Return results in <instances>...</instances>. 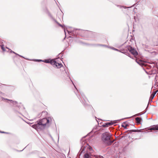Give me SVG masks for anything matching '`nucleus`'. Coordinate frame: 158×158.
Instances as JSON below:
<instances>
[{"instance_id": "obj_30", "label": "nucleus", "mask_w": 158, "mask_h": 158, "mask_svg": "<svg viewBox=\"0 0 158 158\" xmlns=\"http://www.w3.org/2000/svg\"><path fill=\"white\" fill-rule=\"evenodd\" d=\"M68 32L69 34H70V33H71V32H70V31H68Z\"/></svg>"}, {"instance_id": "obj_33", "label": "nucleus", "mask_w": 158, "mask_h": 158, "mask_svg": "<svg viewBox=\"0 0 158 158\" xmlns=\"http://www.w3.org/2000/svg\"><path fill=\"white\" fill-rule=\"evenodd\" d=\"M37 61H42V60H37Z\"/></svg>"}, {"instance_id": "obj_26", "label": "nucleus", "mask_w": 158, "mask_h": 158, "mask_svg": "<svg viewBox=\"0 0 158 158\" xmlns=\"http://www.w3.org/2000/svg\"><path fill=\"white\" fill-rule=\"evenodd\" d=\"M64 32H65V38H64V39H65V37H66V32H65V29L64 30Z\"/></svg>"}, {"instance_id": "obj_32", "label": "nucleus", "mask_w": 158, "mask_h": 158, "mask_svg": "<svg viewBox=\"0 0 158 158\" xmlns=\"http://www.w3.org/2000/svg\"><path fill=\"white\" fill-rule=\"evenodd\" d=\"M122 136H121V137H120V135H119V139H120L121 138H122Z\"/></svg>"}, {"instance_id": "obj_12", "label": "nucleus", "mask_w": 158, "mask_h": 158, "mask_svg": "<svg viewBox=\"0 0 158 158\" xmlns=\"http://www.w3.org/2000/svg\"><path fill=\"white\" fill-rule=\"evenodd\" d=\"M62 66V65L61 63H59L56 62V64L55 66L57 68H61Z\"/></svg>"}, {"instance_id": "obj_25", "label": "nucleus", "mask_w": 158, "mask_h": 158, "mask_svg": "<svg viewBox=\"0 0 158 158\" xmlns=\"http://www.w3.org/2000/svg\"><path fill=\"white\" fill-rule=\"evenodd\" d=\"M126 43V42H124V43H122V44H121L120 46H122L123 45V44H124L125 43Z\"/></svg>"}, {"instance_id": "obj_38", "label": "nucleus", "mask_w": 158, "mask_h": 158, "mask_svg": "<svg viewBox=\"0 0 158 158\" xmlns=\"http://www.w3.org/2000/svg\"><path fill=\"white\" fill-rule=\"evenodd\" d=\"M6 48L9 49V48L7 47H6Z\"/></svg>"}, {"instance_id": "obj_35", "label": "nucleus", "mask_w": 158, "mask_h": 158, "mask_svg": "<svg viewBox=\"0 0 158 158\" xmlns=\"http://www.w3.org/2000/svg\"><path fill=\"white\" fill-rule=\"evenodd\" d=\"M125 148H123V151H125V149H124Z\"/></svg>"}, {"instance_id": "obj_34", "label": "nucleus", "mask_w": 158, "mask_h": 158, "mask_svg": "<svg viewBox=\"0 0 158 158\" xmlns=\"http://www.w3.org/2000/svg\"><path fill=\"white\" fill-rule=\"evenodd\" d=\"M83 151H84V149H83L81 151V152H82Z\"/></svg>"}, {"instance_id": "obj_22", "label": "nucleus", "mask_w": 158, "mask_h": 158, "mask_svg": "<svg viewBox=\"0 0 158 158\" xmlns=\"http://www.w3.org/2000/svg\"><path fill=\"white\" fill-rule=\"evenodd\" d=\"M44 62L46 63H50V61H49L48 60H45Z\"/></svg>"}, {"instance_id": "obj_10", "label": "nucleus", "mask_w": 158, "mask_h": 158, "mask_svg": "<svg viewBox=\"0 0 158 158\" xmlns=\"http://www.w3.org/2000/svg\"><path fill=\"white\" fill-rule=\"evenodd\" d=\"M137 123L138 124H141V121L142 120V118L139 117H136L135 118Z\"/></svg>"}, {"instance_id": "obj_11", "label": "nucleus", "mask_w": 158, "mask_h": 158, "mask_svg": "<svg viewBox=\"0 0 158 158\" xmlns=\"http://www.w3.org/2000/svg\"><path fill=\"white\" fill-rule=\"evenodd\" d=\"M50 64L53 65L54 66H55L56 62L54 60H51L50 61Z\"/></svg>"}, {"instance_id": "obj_21", "label": "nucleus", "mask_w": 158, "mask_h": 158, "mask_svg": "<svg viewBox=\"0 0 158 158\" xmlns=\"http://www.w3.org/2000/svg\"><path fill=\"white\" fill-rule=\"evenodd\" d=\"M87 148H89V150L90 151H91L92 150V148L91 147H87Z\"/></svg>"}, {"instance_id": "obj_1", "label": "nucleus", "mask_w": 158, "mask_h": 158, "mask_svg": "<svg viewBox=\"0 0 158 158\" xmlns=\"http://www.w3.org/2000/svg\"><path fill=\"white\" fill-rule=\"evenodd\" d=\"M53 121L54 120L52 117L44 118L37 121V123L32 125V127L35 129H43L45 127H48Z\"/></svg>"}, {"instance_id": "obj_20", "label": "nucleus", "mask_w": 158, "mask_h": 158, "mask_svg": "<svg viewBox=\"0 0 158 158\" xmlns=\"http://www.w3.org/2000/svg\"><path fill=\"white\" fill-rule=\"evenodd\" d=\"M10 50V52H11V53H15V54H16V55H19V56H20L22 57V56H20L19 55H18V54H16V53H15V52H14L12 51L11 50Z\"/></svg>"}, {"instance_id": "obj_39", "label": "nucleus", "mask_w": 158, "mask_h": 158, "mask_svg": "<svg viewBox=\"0 0 158 158\" xmlns=\"http://www.w3.org/2000/svg\"><path fill=\"white\" fill-rule=\"evenodd\" d=\"M121 119H120V120H121ZM119 121H120V119H119Z\"/></svg>"}, {"instance_id": "obj_37", "label": "nucleus", "mask_w": 158, "mask_h": 158, "mask_svg": "<svg viewBox=\"0 0 158 158\" xmlns=\"http://www.w3.org/2000/svg\"><path fill=\"white\" fill-rule=\"evenodd\" d=\"M132 126H134V124H133V125H132Z\"/></svg>"}, {"instance_id": "obj_24", "label": "nucleus", "mask_w": 158, "mask_h": 158, "mask_svg": "<svg viewBox=\"0 0 158 158\" xmlns=\"http://www.w3.org/2000/svg\"><path fill=\"white\" fill-rule=\"evenodd\" d=\"M142 129L137 130V132H141L142 131Z\"/></svg>"}, {"instance_id": "obj_19", "label": "nucleus", "mask_w": 158, "mask_h": 158, "mask_svg": "<svg viewBox=\"0 0 158 158\" xmlns=\"http://www.w3.org/2000/svg\"><path fill=\"white\" fill-rule=\"evenodd\" d=\"M110 48L114 50H116V51H118V49H116L115 48H114L113 47H110Z\"/></svg>"}, {"instance_id": "obj_8", "label": "nucleus", "mask_w": 158, "mask_h": 158, "mask_svg": "<svg viewBox=\"0 0 158 158\" xmlns=\"http://www.w3.org/2000/svg\"><path fill=\"white\" fill-rule=\"evenodd\" d=\"M135 61L138 64L141 66H144L145 65V63L143 61V60H137L136 59L135 60Z\"/></svg>"}, {"instance_id": "obj_31", "label": "nucleus", "mask_w": 158, "mask_h": 158, "mask_svg": "<svg viewBox=\"0 0 158 158\" xmlns=\"http://www.w3.org/2000/svg\"><path fill=\"white\" fill-rule=\"evenodd\" d=\"M1 133H6V132H3V131H1V132H0Z\"/></svg>"}, {"instance_id": "obj_14", "label": "nucleus", "mask_w": 158, "mask_h": 158, "mask_svg": "<svg viewBox=\"0 0 158 158\" xmlns=\"http://www.w3.org/2000/svg\"><path fill=\"white\" fill-rule=\"evenodd\" d=\"M130 7H126L125 6H119V8L120 9H121L122 10H123V9H126L127 8H130Z\"/></svg>"}, {"instance_id": "obj_6", "label": "nucleus", "mask_w": 158, "mask_h": 158, "mask_svg": "<svg viewBox=\"0 0 158 158\" xmlns=\"http://www.w3.org/2000/svg\"><path fill=\"white\" fill-rule=\"evenodd\" d=\"M1 99L2 101H5V100L9 101L11 103L13 104L14 105H16V106L19 107V106H18L17 105V102H16V101L15 102L12 100H10L7 99H5L2 97H1Z\"/></svg>"}, {"instance_id": "obj_16", "label": "nucleus", "mask_w": 158, "mask_h": 158, "mask_svg": "<svg viewBox=\"0 0 158 158\" xmlns=\"http://www.w3.org/2000/svg\"><path fill=\"white\" fill-rule=\"evenodd\" d=\"M1 48L2 49V50H3V51H5V48L4 47L3 45H1Z\"/></svg>"}, {"instance_id": "obj_17", "label": "nucleus", "mask_w": 158, "mask_h": 158, "mask_svg": "<svg viewBox=\"0 0 158 158\" xmlns=\"http://www.w3.org/2000/svg\"><path fill=\"white\" fill-rule=\"evenodd\" d=\"M95 158H101L103 157L102 156H95Z\"/></svg>"}, {"instance_id": "obj_4", "label": "nucleus", "mask_w": 158, "mask_h": 158, "mask_svg": "<svg viewBox=\"0 0 158 158\" xmlns=\"http://www.w3.org/2000/svg\"><path fill=\"white\" fill-rule=\"evenodd\" d=\"M115 122H108L104 123L102 125V127H107L114 124Z\"/></svg>"}, {"instance_id": "obj_7", "label": "nucleus", "mask_w": 158, "mask_h": 158, "mask_svg": "<svg viewBox=\"0 0 158 158\" xmlns=\"http://www.w3.org/2000/svg\"><path fill=\"white\" fill-rule=\"evenodd\" d=\"M132 125L129 123L127 122H125L122 124L121 126L124 127L125 129H127L128 127H129L130 126Z\"/></svg>"}, {"instance_id": "obj_28", "label": "nucleus", "mask_w": 158, "mask_h": 158, "mask_svg": "<svg viewBox=\"0 0 158 158\" xmlns=\"http://www.w3.org/2000/svg\"><path fill=\"white\" fill-rule=\"evenodd\" d=\"M140 0H136V1L137 2H139Z\"/></svg>"}, {"instance_id": "obj_13", "label": "nucleus", "mask_w": 158, "mask_h": 158, "mask_svg": "<svg viewBox=\"0 0 158 158\" xmlns=\"http://www.w3.org/2000/svg\"><path fill=\"white\" fill-rule=\"evenodd\" d=\"M128 134H131L132 132H137V130H131L127 131Z\"/></svg>"}, {"instance_id": "obj_29", "label": "nucleus", "mask_w": 158, "mask_h": 158, "mask_svg": "<svg viewBox=\"0 0 158 158\" xmlns=\"http://www.w3.org/2000/svg\"><path fill=\"white\" fill-rule=\"evenodd\" d=\"M131 138L132 139H136V138Z\"/></svg>"}, {"instance_id": "obj_27", "label": "nucleus", "mask_w": 158, "mask_h": 158, "mask_svg": "<svg viewBox=\"0 0 158 158\" xmlns=\"http://www.w3.org/2000/svg\"><path fill=\"white\" fill-rule=\"evenodd\" d=\"M100 45L102 46H106V45Z\"/></svg>"}, {"instance_id": "obj_3", "label": "nucleus", "mask_w": 158, "mask_h": 158, "mask_svg": "<svg viewBox=\"0 0 158 158\" xmlns=\"http://www.w3.org/2000/svg\"><path fill=\"white\" fill-rule=\"evenodd\" d=\"M102 140L104 142L108 145H111L114 140L111 139V134L109 133L106 132L102 134Z\"/></svg>"}, {"instance_id": "obj_9", "label": "nucleus", "mask_w": 158, "mask_h": 158, "mask_svg": "<svg viewBox=\"0 0 158 158\" xmlns=\"http://www.w3.org/2000/svg\"><path fill=\"white\" fill-rule=\"evenodd\" d=\"M150 130H158V125H154L151 126L149 129Z\"/></svg>"}, {"instance_id": "obj_2", "label": "nucleus", "mask_w": 158, "mask_h": 158, "mask_svg": "<svg viewBox=\"0 0 158 158\" xmlns=\"http://www.w3.org/2000/svg\"><path fill=\"white\" fill-rule=\"evenodd\" d=\"M128 51L132 54L134 57H135L138 55V52L135 48L129 45L126 46L124 49L119 50V52L125 54L132 59H133V57L131 56Z\"/></svg>"}, {"instance_id": "obj_5", "label": "nucleus", "mask_w": 158, "mask_h": 158, "mask_svg": "<svg viewBox=\"0 0 158 158\" xmlns=\"http://www.w3.org/2000/svg\"><path fill=\"white\" fill-rule=\"evenodd\" d=\"M91 153L88 151H86L83 156L84 158H92Z\"/></svg>"}, {"instance_id": "obj_15", "label": "nucleus", "mask_w": 158, "mask_h": 158, "mask_svg": "<svg viewBox=\"0 0 158 158\" xmlns=\"http://www.w3.org/2000/svg\"><path fill=\"white\" fill-rule=\"evenodd\" d=\"M146 110H145L144 112H143V113H142L141 114H140V113L137 114H136L135 115H134L133 116H138L140 115H142V114H144L145 113H146Z\"/></svg>"}, {"instance_id": "obj_36", "label": "nucleus", "mask_w": 158, "mask_h": 158, "mask_svg": "<svg viewBox=\"0 0 158 158\" xmlns=\"http://www.w3.org/2000/svg\"><path fill=\"white\" fill-rule=\"evenodd\" d=\"M74 87L76 88V89H77L76 87V86H75V85H74Z\"/></svg>"}, {"instance_id": "obj_18", "label": "nucleus", "mask_w": 158, "mask_h": 158, "mask_svg": "<svg viewBox=\"0 0 158 158\" xmlns=\"http://www.w3.org/2000/svg\"><path fill=\"white\" fill-rule=\"evenodd\" d=\"M158 76L157 75H156V76H155V80L156 81H157L158 80Z\"/></svg>"}, {"instance_id": "obj_23", "label": "nucleus", "mask_w": 158, "mask_h": 158, "mask_svg": "<svg viewBox=\"0 0 158 158\" xmlns=\"http://www.w3.org/2000/svg\"><path fill=\"white\" fill-rule=\"evenodd\" d=\"M56 23L59 25L61 27H63V26L62 25H61L60 24H59L57 22H56Z\"/></svg>"}]
</instances>
